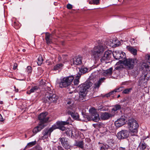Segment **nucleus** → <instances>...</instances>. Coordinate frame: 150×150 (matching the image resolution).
Instances as JSON below:
<instances>
[{"instance_id": "c03bdc74", "label": "nucleus", "mask_w": 150, "mask_h": 150, "mask_svg": "<svg viewBox=\"0 0 150 150\" xmlns=\"http://www.w3.org/2000/svg\"><path fill=\"white\" fill-rule=\"evenodd\" d=\"M92 3L94 4H98L99 3V0H92Z\"/></svg>"}, {"instance_id": "4468645a", "label": "nucleus", "mask_w": 150, "mask_h": 150, "mask_svg": "<svg viewBox=\"0 0 150 150\" xmlns=\"http://www.w3.org/2000/svg\"><path fill=\"white\" fill-rule=\"evenodd\" d=\"M115 114V113L114 112H101L100 115V117L103 120H107L110 118L114 117Z\"/></svg>"}, {"instance_id": "b1692460", "label": "nucleus", "mask_w": 150, "mask_h": 150, "mask_svg": "<svg viewBox=\"0 0 150 150\" xmlns=\"http://www.w3.org/2000/svg\"><path fill=\"white\" fill-rule=\"evenodd\" d=\"M84 144V142L83 140H81L80 141H76L75 142V145L81 149L83 148V145Z\"/></svg>"}, {"instance_id": "052dcab7", "label": "nucleus", "mask_w": 150, "mask_h": 150, "mask_svg": "<svg viewBox=\"0 0 150 150\" xmlns=\"http://www.w3.org/2000/svg\"><path fill=\"white\" fill-rule=\"evenodd\" d=\"M15 91H16V92H18V89H16H16H15Z\"/></svg>"}, {"instance_id": "0eeeda50", "label": "nucleus", "mask_w": 150, "mask_h": 150, "mask_svg": "<svg viewBox=\"0 0 150 150\" xmlns=\"http://www.w3.org/2000/svg\"><path fill=\"white\" fill-rule=\"evenodd\" d=\"M45 97L47 98V101L50 103H56L58 99V97L56 95L49 92L46 93Z\"/></svg>"}, {"instance_id": "7ed1b4c3", "label": "nucleus", "mask_w": 150, "mask_h": 150, "mask_svg": "<svg viewBox=\"0 0 150 150\" xmlns=\"http://www.w3.org/2000/svg\"><path fill=\"white\" fill-rule=\"evenodd\" d=\"M66 107L68 109L67 113L68 115H71L74 120H79V115L76 111L75 105L74 102L71 100L67 101Z\"/></svg>"}, {"instance_id": "412c9836", "label": "nucleus", "mask_w": 150, "mask_h": 150, "mask_svg": "<svg viewBox=\"0 0 150 150\" xmlns=\"http://www.w3.org/2000/svg\"><path fill=\"white\" fill-rule=\"evenodd\" d=\"M105 78L104 77L101 78L99 79L98 81L96 82L94 85V87L95 88H98L102 83L105 80Z\"/></svg>"}, {"instance_id": "393cba45", "label": "nucleus", "mask_w": 150, "mask_h": 150, "mask_svg": "<svg viewBox=\"0 0 150 150\" xmlns=\"http://www.w3.org/2000/svg\"><path fill=\"white\" fill-rule=\"evenodd\" d=\"M112 68L111 67L108 69L106 70L103 72V75L105 76H110L112 72Z\"/></svg>"}, {"instance_id": "2eb2a0df", "label": "nucleus", "mask_w": 150, "mask_h": 150, "mask_svg": "<svg viewBox=\"0 0 150 150\" xmlns=\"http://www.w3.org/2000/svg\"><path fill=\"white\" fill-rule=\"evenodd\" d=\"M112 54V51L110 50L106 51L104 52V54L100 59L101 62L103 63L106 60H109L110 59Z\"/></svg>"}, {"instance_id": "4c0bfd02", "label": "nucleus", "mask_w": 150, "mask_h": 150, "mask_svg": "<svg viewBox=\"0 0 150 150\" xmlns=\"http://www.w3.org/2000/svg\"><path fill=\"white\" fill-rule=\"evenodd\" d=\"M26 71L28 74L31 73L32 71V67L30 66H28L27 67Z\"/></svg>"}, {"instance_id": "680f3d73", "label": "nucleus", "mask_w": 150, "mask_h": 150, "mask_svg": "<svg viewBox=\"0 0 150 150\" xmlns=\"http://www.w3.org/2000/svg\"><path fill=\"white\" fill-rule=\"evenodd\" d=\"M120 95H118L117 96V98H119L120 97Z\"/></svg>"}, {"instance_id": "aec40b11", "label": "nucleus", "mask_w": 150, "mask_h": 150, "mask_svg": "<svg viewBox=\"0 0 150 150\" xmlns=\"http://www.w3.org/2000/svg\"><path fill=\"white\" fill-rule=\"evenodd\" d=\"M45 38L47 44H50L52 42V35L51 34L48 33H46Z\"/></svg>"}, {"instance_id": "f8f14e48", "label": "nucleus", "mask_w": 150, "mask_h": 150, "mask_svg": "<svg viewBox=\"0 0 150 150\" xmlns=\"http://www.w3.org/2000/svg\"><path fill=\"white\" fill-rule=\"evenodd\" d=\"M82 57L80 55L74 57L71 59V62L72 64H73L74 65H79L82 64ZM72 65V64H71Z\"/></svg>"}, {"instance_id": "bf43d9fd", "label": "nucleus", "mask_w": 150, "mask_h": 150, "mask_svg": "<svg viewBox=\"0 0 150 150\" xmlns=\"http://www.w3.org/2000/svg\"><path fill=\"white\" fill-rule=\"evenodd\" d=\"M3 103V102L2 101H0V104H2Z\"/></svg>"}, {"instance_id": "1a4fd4ad", "label": "nucleus", "mask_w": 150, "mask_h": 150, "mask_svg": "<svg viewBox=\"0 0 150 150\" xmlns=\"http://www.w3.org/2000/svg\"><path fill=\"white\" fill-rule=\"evenodd\" d=\"M59 140L62 146L65 149L67 150L69 149V150H71L70 149L71 146L68 141V138L65 137H60L59 139Z\"/></svg>"}, {"instance_id": "a18cd8bd", "label": "nucleus", "mask_w": 150, "mask_h": 150, "mask_svg": "<svg viewBox=\"0 0 150 150\" xmlns=\"http://www.w3.org/2000/svg\"><path fill=\"white\" fill-rule=\"evenodd\" d=\"M98 71H96V72H94V73H92V74H91V75L93 76V77H94V76H95V77L96 78V75H97V74H98Z\"/></svg>"}, {"instance_id": "2f4dec72", "label": "nucleus", "mask_w": 150, "mask_h": 150, "mask_svg": "<svg viewBox=\"0 0 150 150\" xmlns=\"http://www.w3.org/2000/svg\"><path fill=\"white\" fill-rule=\"evenodd\" d=\"M146 147V145L144 142H141L139 144V147L141 150H144Z\"/></svg>"}, {"instance_id": "de8ad7c7", "label": "nucleus", "mask_w": 150, "mask_h": 150, "mask_svg": "<svg viewBox=\"0 0 150 150\" xmlns=\"http://www.w3.org/2000/svg\"><path fill=\"white\" fill-rule=\"evenodd\" d=\"M58 150H64V149L61 146H59L57 147Z\"/></svg>"}, {"instance_id": "3c124183", "label": "nucleus", "mask_w": 150, "mask_h": 150, "mask_svg": "<svg viewBox=\"0 0 150 150\" xmlns=\"http://www.w3.org/2000/svg\"><path fill=\"white\" fill-rule=\"evenodd\" d=\"M110 94L109 93L106 94V95H105V96L106 97H108L110 96Z\"/></svg>"}, {"instance_id": "a211bd4d", "label": "nucleus", "mask_w": 150, "mask_h": 150, "mask_svg": "<svg viewBox=\"0 0 150 150\" xmlns=\"http://www.w3.org/2000/svg\"><path fill=\"white\" fill-rule=\"evenodd\" d=\"M45 126L46 125L45 124H42L39 123V125L35 127L33 129V133L36 134L44 128Z\"/></svg>"}, {"instance_id": "473e14b6", "label": "nucleus", "mask_w": 150, "mask_h": 150, "mask_svg": "<svg viewBox=\"0 0 150 150\" xmlns=\"http://www.w3.org/2000/svg\"><path fill=\"white\" fill-rule=\"evenodd\" d=\"M142 67H144L146 69V70L150 73V66L149 64H146L145 63H143L142 65Z\"/></svg>"}, {"instance_id": "72a5a7b5", "label": "nucleus", "mask_w": 150, "mask_h": 150, "mask_svg": "<svg viewBox=\"0 0 150 150\" xmlns=\"http://www.w3.org/2000/svg\"><path fill=\"white\" fill-rule=\"evenodd\" d=\"M132 90V88H126L124 89L122 93L124 94H128Z\"/></svg>"}, {"instance_id": "cd10ccee", "label": "nucleus", "mask_w": 150, "mask_h": 150, "mask_svg": "<svg viewBox=\"0 0 150 150\" xmlns=\"http://www.w3.org/2000/svg\"><path fill=\"white\" fill-rule=\"evenodd\" d=\"M39 88L38 86H34L32 87L29 91L27 92V94H30L31 93H33L37 90Z\"/></svg>"}, {"instance_id": "864d4df0", "label": "nucleus", "mask_w": 150, "mask_h": 150, "mask_svg": "<svg viewBox=\"0 0 150 150\" xmlns=\"http://www.w3.org/2000/svg\"><path fill=\"white\" fill-rule=\"evenodd\" d=\"M121 67L119 66V67H116L115 68V69L116 70H119L120 69Z\"/></svg>"}, {"instance_id": "f3484780", "label": "nucleus", "mask_w": 150, "mask_h": 150, "mask_svg": "<svg viewBox=\"0 0 150 150\" xmlns=\"http://www.w3.org/2000/svg\"><path fill=\"white\" fill-rule=\"evenodd\" d=\"M52 132L50 129L48 128L45 129L43 131L42 134L43 136H42V138L44 139L48 138L49 136H50L51 133Z\"/></svg>"}, {"instance_id": "e2e57ef3", "label": "nucleus", "mask_w": 150, "mask_h": 150, "mask_svg": "<svg viewBox=\"0 0 150 150\" xmlns=\"http://www.w3.org/2000/svg\"><path fill=\"white\" fill-rule=\"evenodd\" d=\"M23 52H25V49H23Z\"/></svg>"}, {"instance_id": "49530a36", "label": "nucleus", "mask_w": 150, "mask_h": 150, "mask_svg": "<svg viewBox=\"0 0 150 150\" xmlns=\"http://www.w3.org/2000/svg\"><path fill=\"white\" fill-rule=\"evenodd\" d=\"M67 7L68 9H71L72 8V6L70 4H68L67 5Z\"/></svg>"}, {"instance_id": "13d9d810", "label": "nucleus", "mask_w": 150, "mask_h": 150, "mask_svg": "<svg viewBox=\"0 0 150 150\" xmlns=\"http://www.w3.org/2000/svg\"><path fill=\"white\" fill-rule=\"evenodd\" d=\"M77 132H75H75H73L74 134H76V135H75V137L76 136V134H77Z\"/></svg>"}, {"instance_id": "0e129e2a", "label": "nucleus", "mask_w": 150, "mask_h": 150, "mask_svg": "<svg viewBox=\"0 0 150 150\" xmlns=\"http://www.w3.org/2000/svg\"><path fill=\"white\" fill-rule=\"evenodd\" d=\"M92 3V2L91 3V2L90 1L89 2V4H91Z\"/></svg>"}, {"instance_id": "5fc2aeb1", "label": "nucleus", "mask_w": 150, "mask_h": 150, "mask_svg": "<svg viewBox=\"0 0 150 150\" xmlns=\"http://www.w3.org/2000/svg\"><path fill=\"white\" fill-rule=\"evenodd\" d=\"M45 89L47 90L48 91H50L51 90V88L49 87H47L45 88Z\"/></svg>"}, {"instance_id": "dca6fc26", "label": "nucleus", "mask_w": 150, "mask_h": 150, "mask_svg": "<svg viewBox=\"0 0 150 150\" xmlns=\"http://www.w3.org/2000/svg\"><path fill=\"white\" fill-rule=\"evenodd\" d=\"M125 116H122L120 118L115 121V124L117 127H119L125 124Z\"/></svg>"}, {"instance_id": "6e6552de", "label": "nucleus", "mask_w": 150, "mask_h": 150, "mask_svg": "<svg viewBox=\"0 0 150 150\" xmlns=\"http://www.w3.org/2000/svg\"><path fill=\"white\" fill-rule=\"evenodd\" d=\"M72 121L71 118H69L66 121H58L56 122L57 125L58 126V129L62 131H64L66 129L64 125L68 124H70L71 123Z\"/></svg>"}, {"instance_id": "423d86ee", "label": "nucleus", "mask_w": 150, "mask_h": 150, "mask_svg": "<svg viewBox=\"0 0 150 150\" xmlns=\"http://www.w3.org/2000/svg\"><path fill=\"white\" fill-rule=\"evenodd\" d=\"M74 79L72 76H70L64 78L59 83V86L61 88L66 87L70 85Z\"/></svg>"}, {"instance_id": "58836bf2", "label": "nucleus", "mask_w": 150, "mask_h": 150, "mask_svg": "<svg viewBox=\"0 0 150 150\" xmlns=\"http://www.w3.org/2000/svg\"><path fill=\"white\" fill-rule=\"evenodd\" d=\"M124 89V87H120L118 88L115 89V92H119L120 91H122Z\"/></svg>"}, {"instance_id": "6e6d98bb", "label": "nucleus", "mask_w": 150, "mask_h": 150, "mask_svg": "<svg viewBox=\"0 0 150 150\" xmlns=\"http://www.w3.org/2000/svg\"><path fill=\"white\" fill-rule=\"evenodd\" d=\"M120 150H125V148L120 147L119 148Z\"/></svg>"}, {"instance_id": "a19ab883", "label": "nucleus", "mask_w": 150, "mask_h": 150, "mask_svg": "<svg viewBox=\"0 0 150 150\" xmlns=\"http://www.w3.org/2000/svg\"><path fill=\"white\" fill-rule=\"evenodd\" d=\"M38 64L39 63L40 64H41L43 61V59L42 57H39L38 58Z\"/></svg>"}, {"instance_id": "4be33fe9", "label": "nucleus", "mask_w": 150, "mask_h": 150, "mask_svg": "<svg viewBox=\"0 0 150 150\" xmlns=\"http://www.w3.org/2000/svg\"><path fill=\"white\" fill-rule=\"evenodd\" d=\"M79 74H83L88 72V69L87 67L82 66L79 68Z\"/></svg>"}, {"instance_id": "4d7b16f0", "label": "nucleus", "mask_w": 150, "mask_h": 150, "mask_svg": "<svg viewBox=\"0 0 150 150\" xmlns=\"http://www.w3.org/2000/svg\"><path fill=\"white\" fill-rule=\"evenodd\" d=\"M15 65L16 64H15L14 65V67L13 68V69H16V67H17V66H15Z\"/></svg>"}, {"instance_id": "9b49d317", "label": "nucleus", "mask_w": 150, "mask_h": 150, "mask_svg": "<svg viewBox=\"0 0 150 150\" xmlns=\"http://www.w3.org/2000/svg\"><path fill=\"white\" fill-rule=\"evenodd\" d=\"M89 112L91 115L92 120L95 122H98L99 120V115L96 110L94 108H92L89 110Z\"/></svg>"}, {"instance_id": "09e8293b", "label": "nucleus", "mask_w": 150, "mask_h": 150, "mask_svg": "<svg viewBox=\"0 0 150 150\" xmlns=\"http://www.w3.org/2000/svg\"><path fill=\"white\" fill-rule=\"evenodd\" d=\"M116 93V92H115V90L114 89V90L110 92L109 93L110 94V95H112L113 94H114V93Z\"/></svg>"}, {"instance_id": "c756f323", "label": "nucleus", "mask_w": 150, "mask_h": 150, "mask_svg": "<svg viewBox=\"0 0 150 150\" xmlns=\"http://www.w3.org/2000/svg\"><path fill=\"white\" fill-rule=\"evenodd\" d=\"M118 41L116 39H115L113 40H112V41H110V44H108L110 46H114L115 47H116L118 45V44L116 43L117 42H118Z\"/></svg>"}, {"instance_id": "5701e85b", "label": "nucleus", "mask_w": 150, "mask_h": 150, "mask_svg": "<svg viewBox=\"0 0 150 150\" xmlns=\"http://www.w3.org/2000/svg\"><path fill=\"white\" fill-rule=\"evenodd\" d=\"M127 49L133 55H135L137 54V50L133 47L129 46L127 47Z\"/></svg>"}, {"instance_id": "338daca9", "label": "nucleus", "mask_w": 150, "mask_h": 150, "mask_svg": "<svg viewBox=\"0 0 150 150\" xmlns=\"http://www.w3.org/2000/svg\"><path fill=\"white\" fill-rule=\"evenodd\" d=\"M8 92V91H6V93H7Z\"/></svg>"}, {"instance_id": "37998d69", "label": "nucleus", "mask_w": 150, "mask_h": 150, "mask_svg": "<svg viewBox=\"0 0 150 150\" xmlns=\"http://www.w3.org/2000/svg\"><path fill=\"white\" fill-rule=\"evenodd\" d=\"M79 82V80L78 79H75L74 80V84L75 85H77L78 84Z\"/></svg>"}, {"instance_id": "6ab92c4d", "label": "nucleus", "mask_w": 150, "mask_h": 150, "mask_svg": "<svg viewBox=\"0 0 150 150\" xmlns=\"http://www.w3.org/2000/svg\"><path fill=\"white\" fill-rule=\"evenodd\" d=\"M125 53L122 52L121 53L118 51H114L112 53L113 55L116 59L119 60L122 58V55H123Z\"/></svg>"}, {"instance_id": "603ef678", "label": "nucleus", "mask_w": 150, "mask_h": 150, "mask_svg": "<svg viewBox=\"0 0 150 150\" xmlns=\"http://www.w3.org/2000/svg\"><path fill=\"white\" fill-rule=\"evenodd\" d=\"M4 121L2 116L0 114V122H2Z\"/></svg>"}, {"instance_id": "f257e3e1", "label": "nucleus", "mask_w": 150, "mask_h": 150, "mask_svg": "<svg viewBox=\"0 0 150 150\" xmlns=\"http://www.w3.org/2000/svg\"><path fill=\"white\" fill-rule=\"evenodd\" d=\"M107 48L105 44L99 40L98 42V44L91 50V55L95 60H98L101 57Z\"/></svg>"}, {"instance_id": "ea45409f", "label": "nucleus", "mask_w": 150, "mask_h": 150, "mask_svg": "<svg viewBox=\"0 0 150 150\" xmlns=\"http://www.w3.org/2000/svg\"><path fill=\"white\" fill-rule=\"evenodd\" d=\"M36 141L32 142H31L28 143L27 145L29 146V147H31L35 144Z\"/></svg>"}, {"instance_id": "c85d7f7f", "label": "nucleus", "mask_w": 150, "mask_h": 150, "mask_svg": "<svg viewBox=\"0 0 150 150\" xmlns=\"http://www.w3.org/2000/svg\"><path fill=\"white\" fill-rule=\"evenodd\" d=\"M121 108V106L120 105L116 104L114 105V107L112 108L111 112H114L115 113L116 111L120 110Z\"/></svg>"}, {"instance_id": "f03ea898", "label": "nucleus", "mask_w": 150, "mask_h": 150, "mask_svg": "<svg viewBox=\"0 0 150 150\" xmlns=\"http://www.w3.org/2000/svg\"><path fill=\"white\" fill-rule=\"evenodd\" d=\"M93 83L90 80L86 82L79 86V100L83 101L88 91V90L92 86Z\"/></svg>"}, {"instance_id": "a878e982", "label": "nucleus", "mask_w": 150, "mask_h": 150, "mask_svg": "<svg viewBox=\"0 0 150 150\" xmlns=\"http://www.w3.org/2000/svg\"><path fill=\"white\" fill-rule=\"evenodd\" d=\"M75 132V130H73L68 129L66 131L67 134V136L72 137H75V135H76V134H74L73 132Z\"/></svg>"}, {"instance_id": "e433bc0d", "label": "nucleus", "mask_w": 150, "mask_h": 150, "mask_svg": "<svg viewBox=\"0 0 150 150\" xmlns=\"http://www.w3.org/2000/svg\"><path fill=\"white\" fill-rule=\"evenodd\" d=\"M98 109V110H100V111H105L106 110L105 107L102 105L99 106Z\"/></svg>"}, {"instance_id": "c9c22d12", "label": "nucleus", "mask_w": 150, "mask_h": 150, "mask_svg": "<svg viewBox=\"0 0 150 150\" xmlns=\"http://www.w3.org/2000/svg\"><path fill=\"white\" fill-rule=\"evenodd\" d=\"M57 128L58 129V126L56 124V125H54L52 126V127H50V130L52 132L54 130Z\"/></svg>"}, {"instance_id": "774afa93", "label": "nucleus", "mask_w": 150, "mask_h": 150, "mask_svg": "<svg viewBox=\"0 0 150 150\" xmlns=\"http://www.w3.org/2000/svg\"><path fill=\"white\" fill-rule=\"evenodd\" d=\"M147 137H148V136H147V137H146V138H147Z\"/></svg>"}, {"instance_id": "39448f33", "label": "nucleus", "mask_w": 150, "mask_h": 150, "mask_svg": "<svg viewBox=\"0 0 150 150\" xmlns=\"http://www.w3.org/2000/svg\"><path fill=\"white\" fill-rule=\"evenodd\" d=\"M122 61L126 69L131 70L133 69L134 65L137 63L138 60L136 58H129Z\"/></svg>"}, {"instance_id": "8fccbe9b", "label": "nucleus", "mask_w": 150, "mask_h": 150, "mask_svg": "<svg viewBox=\"0 0 150 150\" xmlns=\"http://www.w3.org/2000/svg\"><path fill=\"white\" fill-rule=\"evenodd\" d=\"M122 58L121 59H122V60H125V59H126V58H125V57L126 56H125L124 55V54H123V55H122Z\"/></svg>"}, {"instance_id": "69168bd1", "label": "nucleus", "mask_w": 150, "mask_h": 150, "mask_svg": "<svg viewBox=\"0 0 150 150\" xmlns=\"http://www.w3.org/2000/svg\"><path fill=\"white\" fill-rule=\"evenodd\" d=\"M14 88H15V89H16V87H15V86H14Z\"/></svg>"}, {"instance_id": "ddd939ff", "label": "nucleus", "mask_w": 150, "mask_h": 150, "mask_svg": "<svg viewBox=\"0 0 150 150\" xmlns=\"http://www.w3.org/2000/svg\"><path fill=\"white\" fill-rule=\"evenodd\" d=\"M129 135V131L126 130H123L118 132L117 137L119 139H123L127 138Z\"/></svg>"}, {"instance_id": "9d476101", "label": "nucleus", "mask_w": 150, "mask_h": 150, "mask_svg": "<svg viewBox=\"0 0 150 150\" xmlns=\"http://www.w3.org/2000/svg\"><path fill=\"white\" fill-rule=\"evenodd\" d=\"M48 113L47 112L41 113L38 116V119L40 120L39 123L42 124H45L47 122L49 117H47Z\"/></svg>"}, {"instance_id": "79ce46f5", "label": "nucleus", "mask_w": 150, "mask_h": 150, "mask_svg": "<svg viewBox=\"0 0 150 150\" xmlns=\"http://www.w3.org/2000/svg\"><path fill=\"white\" fill-rule=\"evenodd\" d=\"M146 58L147 59V63H148L147 64H149L150 65V55L148 54L147 56H146Z\"/></svg>"}, {"instance_id": "7c9ffc66", "label": "nucleus", "mask_w": 150, "mask_h": 150, "mask_svg": "<svg viewBox=\"0 0 150 150\" xmlns=\"http://www.w3.org/2000/svg\"><path fill=\"white\" fill-rule=\"evenodd\" d=\"M131 136L130 137V140L134 142V141H135V140L137 139V138H138V137L137 135V134H133L132 133H130Z\"/></svg>"}, {"instance_id": "f704fd0d", "label": "nucleus", "mask_w": 150, "mask_h": 150, "mask_svg": "<svg viewBox=\"0 0 150 150\" xmlns=\"http://www.w3.org/2000/svg\"><path fill=\"white\" fill-rule=\"evenodd\" d=\"M109 147V146L106 144H103L102 146L100 148V150H106Z\"/></svg>"}, {"instance_id": "20e7f679", "label": "nucleus", "mask_w": 150, "mask_h": 150, "mask_svg": "<svg viewBox=\"0 0 150 150\" xmlns=\"http://www.w3.org/2000/svg\"><path fill=\"white\" fill-rule=\"evenodd\" d=\"M128 127L130 133L137 134L139 125L136 121L133 119L129 120L127 122Z\"/></svg>"}, {"instance_id": "bb28decb", "label": "nucleus", "mask_w": 150, "mask_h": 150, "mask_svg": "<svg viewBox=\"0 0 150 150\" xmlns=\"http://www.w3.org/2000/svg\"><path fill=\"white\" fill-rule=\"evenodd\" d=\"M63 64L62 63H59L56 64L53 67L52 70L56 71L59 69H61L62 68Z\"/></svg>"}]
</instances>
